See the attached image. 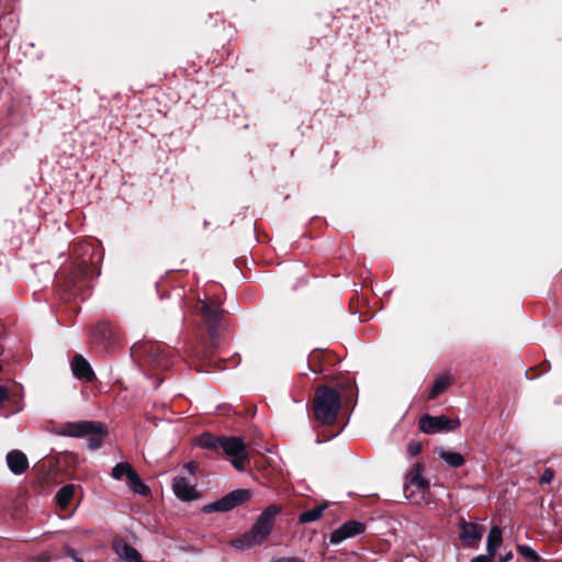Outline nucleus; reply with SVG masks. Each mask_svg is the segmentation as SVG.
<instances>
[{
    "label": "nucleus",
    "instance_id": "nucleus-31",
    "mask_svg": "<svg viewBox=\"0 0 562 562\" xmlns=\"http://www.w3.org/2000/svg\"><path fill=\"white\" fill-rule=\"evenodd\" d=\"M184 468L188 470V472L190 474H194L195 473L196 467H195L194 463L188 462V463L184 464Z\"/></svg>",
    "mask_w": 562,
    "mask_h": 562
},
{
    "label": "nucleus",
    "instance_id": "nucleus-29",
    "mask_svg": "<svg viewBox=\"0 0 562 562\" xmlns=\"http://www.w3.org/2000/svg\"><path fill=\"white\" fill-rule=\"evenodd\" d=\"M8 398V390L0 385V403H2L3 401H5Z\"/></svg>",
    "mask_w": 562,
    "mask_h": 562
},
{
    "label": "nucleus",
    "instance_id": "nucleus-6",
    "mask_svg": "<svg viewBox=\"0 0 562 562\" xmlns=\"http://www.w3.org/2000/svg\"><path fill=\"white\" fill-rule=\"evenodd\" d=\"M252 493L250 490H234L221 499L205 505L203 510L206 513L210 512H228L236 506L247 502L250 499Z\"/></svg>",
    "mask_w": 562,
    "mask_h": 562
},
{
    "label": "nucleus",
    "instance_id": "nucleus-22",
    "mask_svg": "<svg viewBox=\"0 0 562 562\" xmlns=\"http://www.w3.org/2000/svg\"><path fill=\"white\" fill-rule=\"evenodd\" d=\"M517 551L522 558L530 562H540L541 560L539 554L530 546L519 544Z\"/></svg>",
    "mask_w": 562,
    "mask_h": 562
},
{
    "label": "nucleus",
    "instance_id": "nucleus-26",
    "mask_svg": "<svg viewBox=\"0 0 562 562\" xmlns=\"http://www.w3.org/2000/svg\"><path fill=\"white\" fill-rule=\"evenodd\" d=\"M553 479H554V472L551 469L547 468L540 477V483L541 484H550L553 481Z\"/></svg>",
    "mask_w": 562,
    "mask_h": 562
},
{
    "label": "nucleus",
    "instance_id": "nucleus-1",
    "mask_svg": "<svg viewBox=\"0 0 562 562\" xmlns=\"http://www.w3.org/2000/svg\"><path fill=\"white\" fill-rule=\"evenodd\" d=\"M281 506L270 505L260 514L251 530L241 537L231 541L237 549L247 550L262 543L270 535L274 517L281 512Z\"/></svg>",
    "mask_w": 562,
    "mask_h": 562
},
{
    "label": "nucleus",
    "instance_id": "nucleus-28",
    "mask_svg": "<svg viewBox=\"0 0 562 562\" xmlns=\"http://www.w3.org/2000/svg\"><path fill=\"white\" fill-rule=\"evenodd\" d=\"M408 450H409L412 456H416V454L419 453L420 447H419V445L412 443V445H409Z\"/></svg>",
    "mask_w": 562,
    "mask_h": 562
},
{
    "label": "nucleus",
    "instance_id": "nucleus-27",
    "mask_svg": "<svg viewBox=\"0 0 562 562\" xmlns=\"http://www.w3.org/2000/svg\"><path fill=\"white\" fill-rule=\"evenodd\" d=\"M493 555L491 554H480L471 560V562H493Z\"/></svg>",
    "mask_w": 562,
    "mask_h": 562
},
{
    "label": "nucleus",
    "instance_id": "nucleus-11",
    "mask_svg": "<svg viewBox=\"0 0 562 562\" xmlns=\"http://www.w3.org/2000/svg\"><path fill=\"white\" fill-rule=\"evenodd\" d=\"M175 495L184 502L194 501L199 497L195 484L184 476L178 475L173 479L172 484Z\"/></svg>",
    "mask_w": 562,
    "mask_h": 562
},
{
    "label": "nucleus",
    "instance_id": "nucleus-33",
    "mask_svg": "<svg viewBox=\"0 0 562 562\" xmlns=\"http://www.w3.org/2000/svg\"><path fill=\"white\" fill-rule=\"evenodd\" d=\"M48 561H49V558H48V557H46V558L43 560V562H48Z\"/></svg>",
    "mask_w": 562,
    "mask_h": 562
},
{
    "label": "nucleus",
    "instance_id": "nucleus-5",
    "mask_svg": "<svg viewBox=\"0 0 562 562\" xmlns=\"http://www.w3.org/2000/svg\"><path fill=\"white\" fill-rule=\"evenodd\" d=\"M112 477L116 481L127 479V484L131 491L135 494L146 496L149 493V487L140 480L137 472L127 462L116 463L112 469Z\"/></svg>",
    "mask_w": 562,
    "mask_h": 562
},
{
    "label": "nucleus",
    "instance_id": "nucleus-15",
    "mask_svg": "<svg viewBox=\"0 0 562 562\" xmlns=\"http://www.w3.org/2000/svg\"><path fill=\"white\" fill-rule=\"evenodd\" d=\"M221 449L231 457L247 452L244 441L238 437H222Z\"/></svg>",
    "mask_w": 562,
    "mask_h": 562
},
{
    "label": "nucleus",
    "instance_id": "nucleus-21",
    "mask_svg": "<svg viewBox=\"0 0 562 562\" xmlns=\"http://www.w3.org/2000/svg\"><path fill=\"white\" fill-rule=\"evenodd\" d=\"M200 445L203 448L207 449H221L222 437H215L210 434H204L200 437Z\"/></svg>",
    "mask_w": 562,
    "mask_h": 562
},
{
    "label": "nucleus",
    "instance_id": "nucleus-10",
    "mask_svg": "<svg viewBox=\"0 0 562 562\" xmlns=\"http://www.w3.org/2000/svg\"><path fill=\"white\" fill-rule=\"evenodd\" d=\"M364 531V525L360 521L350 520L331 532L330 543L338 544L344 540L360 535Z\"/></svg>",
    "mask_w": 562,
    "mask_h": 562
},
{
    "label": "nucleus",
    "instance_id": "nucleus-2",
    "mask_svg": "<svg viewBox=\"0 0 562 562\" xmlns=\"http://www.w3.org/2000/svg\"><path fill=\"white\" fill-rule=\"evenodd\" d=\"M341 400L340 394L328 386H321L316 390L314 398L315 418L324 424L331 425L336 422Z\"/></svg>",
    "mask_w": 562,
    "mask_h": 562
},
{
    "label": "nucleus",
    "instance_id": "nucleus-14",
    "mask_svg": "<svg viewBox=\"0 0 562 562\" xmlns=\"http://www.w3.org/2000/svg\"><path fill=\"white\" fill-rule=\"evenodd\" d=\"M7 465L13 474L21 475L27 470L29 460L22 451L12 450L7 454Z\"/></svg>",
    "mask_w": 562,
    "mask_h": 562
},
{
    "label": "nucleus",
    "instance_id": "nucleus-3",
    "mask_svg": "<svg viewBox=\"0 0 562 562\" xmlns=\"http://www.w3.org/2000/svg\"><path fill=\"white\" fill-rule=\"evenodd\" d=\"M429 487V482L423 476V468L419 463L414 464L405 477L404 494L407 499L414 504L425 502V493Z\"/></svg>",
    "mask_w": 562,
    "mask_h": 562
},
{
    "label": "nucleus",
    "instance_id": "nucleus-23",
    "mask_svg": "<svg viewBox=\"0 0 562 562\" xmlns=\"http://www.w3.org/2000/svg\"><path fill=\"white\" fill-rule=\"evenodd\" d=\"M92 335L97 337V339L101 342L110 339L111 337V327L108 324H99Z\"/></svg>",
    "mask_w": 562,
    "mask_h": 562
},
{
    "label": "nucleus",
    "instance_id": "nucleus-13",
    "mask_svg": "<svg viewBox=\"0 0 562 562\" xmlns=\"http://www.w3.org/2000/svg\"><path fill=\"white\" fill-rule=\"evenodd\" d=\"M71 370L77 379L85 380L86 382H92L94 379V372L90 363L81 355L75 356L71 362Z\"/></svg>",
    "mask_w": 562,
    "mask_h": 562
},
{
    "label": "nucleus",
    "instance_id": "nucleus-25",
    "mask_svg": "<svg viewBox=\"0 0 562 562\" xmlns=\"http://www.w3.org/2000/svg\"><path fill=\"white\" fill-rule=\"evenodd\" d=\"M92 437L89 438L87 446L89 450H97L102 446V438L104 436L101 435H91Z\"/></svg>",
    "mask_w": 562,
    "mask_h": 562
},
{
    "label": "nucleus",
    "instance_id": "nucleus-8",
    "mask_svg": "<svg viewBox=\"0 0 562 562\" xmlns=\"http://www.w3.org/2000/svg\"><path fill=\"white\" fill-rule=\"evenodd\" d=\"M458 527L460 529L459 538L468 548H477L484 532V527L472 521L461 518Z\"/></svg>",
    "mask_w": 562,
    "mask_h": 562
},
{
    "label": "nucleus",
    "instance_id": "nucleus-20",
    "mask_svg": "<svg viewBox=\"0 0 562 562\" xmlns=\"http://www.w3.org/2000/svg\"><path fill=\"white\" fill-rule=\"evenodd\" d=\"M326 507H327V505H321V506L314 507L310 510L302 513L299 517V521L301 524H308V522L319 519Z\"/></svg>",
    "mask_w": 562,
    "mask_h": 562
},
{
    "label": "nucleus",
    "instance_id": "nucleus-4",
    "mask_svg": "<svg viewBox=\"0 0 562 562\" xmlns=\"http://www.w3.org/2000/svg\"><path fill=\"white\" fill-rule=\"evenodd\" d=\"M58 435L66 437L82 438L90 435L106 436L108 430L102 423L91 420L80 422H68L63 424L58 431Z\"/></svg>",
    "mask_w": 562,
    "mask_h": 562
},
{
    "label": "nucleus",
    "instance_id": "nucleus-12",
    "mask_svg": "<svg viewBox=\"0 0 562 562\" xmlns=\"http://www.w3.org/2000/svg\"><path fill=\"white\" fill-rule=\"evenodd\" d=\"M112 547L123 562H145L139 551L122 539L114 540Z\"/></svg>",
    "mask_w": 562,
    "mask_h": 562
},
{
    "label": "nucleus",
    "instance_id": "nucleus-7",
    "mask_svg": "<svg viewBox=\"0 0 562 562\" xmlns=\"http://www.w3.org/2000/svg\"><path fill=\"white\" fill-rule=\"evenodd\" d=\"M460 425L458 419H450L443 415L430 416L424 415L419 419V428L425 434H438L450 431Z\"/></svg>",
    "mask_w": 562,
    "mask_h": 562
},
{
    "label": "nucleus",
    "instance_id": "nucleus-32",
    "mask_svg": "<svg viewBox=\"0 0 562 562\" xmlns=\"http://www.w3.org/2000/svg\"><path fill=\"white\" fill-rule=\"evenodd\" d=\"M513 557V553L512 552H508L506 555H504L502 559H501V562H507L512 559Z\"/></svg>",
    "mask_w": 562,
    "mask_h": 562
},
{
    "label": "nucleus",
    "instance_id": "nucleus-24",
    "mask_svg": "<svg viewBox=\"0 0 562 562\" xmlns=\"http://www.w3.org/2000/svg\"><path fill=\"white\" fill-rule=\"evenodd\" d=\"M248 459V453L245 452L243 454H239V456H235L233 457V460H232V465L237 470V471H244L245 470V467H244V462Z\"/></svg>",
    "mask_w": 562,
    "mask_h": 562
},
{
    "label": "nucleus",
    "instance_id": "nucleus-19",
    "mask_svg": "<svg viewBox=\"0 0 562 562\" xmlns=\"http://www.w3.org/2000/svg\"><path fill=\"white\" fill-rule=\"evenodd\" d=\"M74 491H75V486L72 484L65 485L58 490L55 497H56L57 505L60 508H66L69 505V503L74 496Z\"/></svg>",
    "mask_w": 562,
    "mask_h": 562
},
{
    "label": "nucleus",
    "instance_id": "nucleus-30",
    "mask_svg": "<svg viewBox=\"0 0 562 562\" xmlns=\"http://www.w3.org/2000/svg\"><path fill=\"white\" fill-rule=\"evenodd\" d=\"M67 555L71 557L75 562H85L74 550H68Z\"/></svg>",
    "mask_w": 562,
    "mask_h": 562
},
{
    "label": "nucleus",
    "instance_id": "nucleus-17",
    "mask_svg": "<svg viewBox=\"0 0 562 562\" xmlns=\"http://www.w3.org/2000/svg\"><path fill=\"white\" fill-rule=\"evenodd\" d=\"M502 542L503 536L501 528L497 526L492 527L486 539L487 553L494 557Z\"/></svg>",
    "mask_w": 562,
    "mask_h": 562
},
{
    "label": "nucleus",
    "instance_id": "nucleus-18",
    "mask_svg": "<svg viewBox=\"0 0 562 562\" xmlns=\"http://www.w3.org/2000/svg\"><path fill=\"white\" fill-rule=\"evenodd\" d=\"M452 379L448 374H441L436 380L429 393V398L434 400L451 384Z\"/></svg>",
    "mask_w": 562,
    "mask_h": 562
},
{
    "label": "nucleus",
    "instance_id": "nucleus-9",
    "mask_svg": "<svg viewBox=\"0 0 562 562\" xmlns=\"http://www.w3.org/2000/svg\"><path fill=\"white\" fill-rule=\"evenodd\" d=\"M201 313L203 315V319L209 327L210 335L213 339L217 334V329L220 327L222 321V311L218 305L214 302H202Z\"/></svg>",
    "mask_w": 562,
    "mask_h": 562
},
{
    "label": "nucleus",
    "instance_id": "nucleus-16",
    "mask_svg": "<svg viewBox=\"0 0 562 562\" xmlns=\"http://www.w3.org/2000/svg\"><path fill=\"white\" fill-rule=\"evenodd\" d=\"M439 459L446 462L451 468H460L465 463V459L459 452L452 450L439 449L437 450Z\"/></svg>",
    "mask_w": 562,
    "mask_h": 562
}]
</instances>
